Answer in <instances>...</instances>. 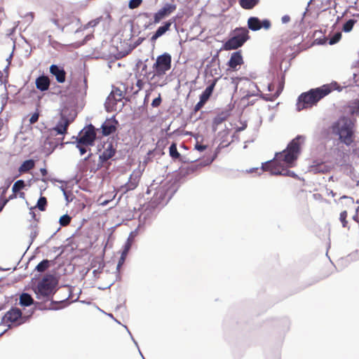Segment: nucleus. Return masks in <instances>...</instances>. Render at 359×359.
<instances>
[{"label": "nucleus", "instance_id": "f257e3e1", "mask_svg": "<svg viewBox=\"0 0 359 359\" xmlns=\"http://www.w3.org/2000/svg\"><path fill=\"white\" fill-rule=\"evenodd\" d=\"M304 137L297 135L282 152L277 153L276 158L266 162L262 165L264 170L269 171L273 175H291L293 172L287 170L285 167H293L301 151V144L304 142Z\"/></svg>", "mask_w": 359, "mask_h": 359}, {"label": "nucleus", "instance_id": "f03ea898", "mask_svg": "<svg viewBox=\"0 0 359 359\" xmlns=\"http://www.w3.org/2000/svg\"><path fill=\"white\" fill-rule=\"evenodd\" d=\"M172 57L170 54L165 53L157 56L156 62L152 65V74L150 80L154 86H163L166 84L165 74L171 69Z\"/></svg>", "mask_w": 359, "mask_h": 359}, {"label": "nucleus", "instance_id": "7ed1b4c3", "mask_svg": "<svg viewBox=\"0 0 359 359\" xmlns=\"http://www.w3.org/2000/svg\"><path fill=\"white\" fill-rule=\"evenodd\" d=\"M354 122L346 117L340 118L331 127L332 133L338 135L339 140L347 146H350L354 141Z\"/></svg>", "mask_w": 359, "mask_h": 359}, {"label": "nucleus", "instance_id": "20e7f679", "mask_svg": "<svg viewBox=\"0 0 359 359\" xmlns=\"http://www.w3.org/2000/svg\"><path fill=\"white\" fill-rule=\"evenodd\" d=\"M331 92L328 86L311 89L306 93L301 94L298 98L297 108L298 111L307 109L315 105L320 100Z\"/></svg>", "mask_w": 359, "mask_h": 359}, {"label": "nucleus", "instance_id": "39448f33", "mask_svg": "<svg viewBox=\"0 0 359 359\" xmlns=\"http://www.w3.org/2000/svg\"><path fill=\"white\" fill-rule=\"evenodd\" d=\"M57 281L53 275H46L38 283L35 292L39 299H48L55 290Z\"/></svg>", "mask_w": 359, "mask_h": 359}, {"label": "nucleus", "instance_id": "423d86ee", "mask_svg": "<svg viewBox=\"0 0 359 359\" xmlns=\"http://www.w3.org/2000/svg\"><path fill=\"white\" fill-rule=\"evenodd\" d=\"M248 39L249 36L247 29L236 28L233 31V36L223 45V48L226 50L237 49L241 47Z\"/></svg>", "mask_w": 359, "mask_h": 359}, {"label": "nucleus", "instance_id": "0eeeda50", "mask_svg": "<svg viewBox=\"0 0 359 359\" xmlns=\"http://www.w3.org/2000/svg\"><path fill=\"white\" fill-rule=\"evenodd\" d=\"M26 318L22 316L20 309L13 307L8 311L1 319V323L11 327L12 326H18L25 323Z\"/></svg>", "mask_w": 359, "mask_h": 359}, {"label": "nucleus", "instance_id": "6e6552de", "mask_svg": "<svg viewBox=\"0 0 359 359\" xmlns=\"http://www.w3.org/2000/svg\"><path fill=\"white\" fill-rule=\"evenodd\" d=\"M95 139L96 133L95 127L90 124L79 133V137L77 138V142L85 146H93Z\"/></svg>", "mask_w": 359, "mask_h": 359}, {"label": "nucleus", "instance_id": "1a4fd4ad", "mask_svg": "<svg viewBox=\"0 0 359 359\" xmlns=\"http://www.w3.org/2000/svg\"><path fill=\"white\" fill-rule=\"evenodd\" d=\"M124 98V94L122 90L118 88H114L112 90L109 95L108 96L105 107L107 111H111L114 109V106L117 104V102L121 101Z\"/></svg>", "mask_w": 359, "mask_h": 359}, {"label": "nucleus", "instance_id": "9d476101", "mask_svg": "<svg viewBox=\"0 0 359 359\" xmlns=\"http://www.w3.org/2000/svg\"><path fill=\"white\" fill-rule=\"evenodd\" d=\"M177 8L174 4H166L154 14V22L158 23L161 20L172 13Z\"/></svg>", "mask_w": 359, "mask_h": 359}, {"label": "nucleus", "instance_id": "9b49d317", "mask_svg": "<svg viewBox=\"0 0 359 359\" xmlns=\"http://www.w3.org/2000/svg\"><path fill=\"white\" fill-rule=\"evenodd\" d=\"M243 63L244 60L241 51L233 52L227 63L228 70L238 71Z\"/></svg>", "mask_w": 359, "mask_h": 359}, {"label": "nucleus", "instance_id": "f8f14e48", "mask_svg": "<svg viewBox=\"0 0 359 359\" xmlns=\"http://www.w3.org/2000/svg\"><path fill=\"white\" fill-rule=\"evenodd\" d=\"M248 25L249 29L252 31H257L261 28L269 29L271 27V22L269 20H264L260 21L257 17H250L248 20Z\"/></svg>", "mask_w": 359, "mask_h": 359}, {"label": "nucleus", "instance_id": "ddd939ff", "mask_svg": "<svg viewBox=\"0 0 359 359\" xmlns=\"http://www.w3.org/2000/svg\"><path fill=\"white\" fill-rule=\"evenodd\" d=\"M71 122L72 121L69 120L67 116L61 114L60 120L58 121L56 126L53 128V130L55 131L58 135H65Z\"/></svg>", "mask_w": 359, "mask_h": 359}, {"label": "nucleus", "instance_id": "4468645a", "mask_svg": "<svg viewBox=\"0 0 359 359\" xmlns=\"http://www.w3.org/2000/svg\"><path fill=\"white\" fill-rule=\"evenodd\" d=\"M50 72L55 76L56 81L58 83H62L66 79V72L64 69L59 67L56 65H52L50 67Z\"/></svg>", "mask_w": 359, "mask_h": 359}, {"label": "nucleus", "instance_id": "2eb2a0df", "mask_svg": "<svg viewBox=\"0 0 359 359\" xmlns=\"http://www.w3.org/2000/svg\"><path fill=\"white\" fill-rule=\"evenodd\" d=\"M36 87L41 91H46L48 90L50 84V79L47 76H40L36 79Z\"/></svg>", "mask_w": 359, "mask_h": 359}, {"label": "nucleus", "instance_id": "dca6fc26", "mask_svg": "<svg viewBox=\"0 0 359 359\" xmlns=\"http://www.w3.org/2000/svg\"><path fill=\"white\" fill-rule=\"evenodd\" d=\"M218 81V79H214L212 81V83L205 89V90L202 93V94L200 95V99L205 101V102H208V100L211 97L212 92L214 90V88L216 86V83Z\"/></svg>", "mask_w": 359, "mask_h": 359}, {"label": "nucleus", "instance_id": "f3484780", "mask_svg": "<svg viewBox=\"0 0 359 359\" xmlns=\"http://www.w3.org/2000/svg\"><path fill=\"white\" fill-rule=\"evenodd\" d=\"M171 25L172 22L170 20L165 22L163 26H161L157 29L156 32L151 36V40L152 41H155L158 38L163 35L170 29Z\"/></svg>", "mask_w": 359, "mask_h": 359}, {"label": "nucleus", "instance_id": "a211bd4d", "mask_svg": "<svg viewBox=\"0 0 359 359\" xmlns=\"http://www.w3.org/2000/svg\"><path fill=\"white\" fill-rule=\"evenodd\" d=\"M116 153L115 149L113 148L111 144H109L107 148L104 149L102 154L100 156V158L102 161H107L112 158Z\"/></svg>", "mask_w": 359, "mask_h": 359}, {"label": "nucleus", "instance_id": "6ab92c4d", "mask_svg": "<svg viewBox=\"0 0 359 359\" xmlns=\"http://www.w3.org/2000/svg\"><path fill=\"white\" fill-rule=\"evenodd\" d=\"M35 166V161L32 159L25 161L19 167L18 171L20 174L25 173L32 170Z\"/></svg>", "mask_w": 359, "mask_h": 359}, {"label": "nucleus", "instance_id": "aec40b11", "mask_svg": "<svg viewBox=\"0 0 359 359\" xmlns=\"http://www.w3.org/2000/svg\"><path fill=\"white\" fill-rule=\"evenodd\" d=\"M102 135L108 136L116 131V126L110 121H105L102 126Z\"/></svg>", "mask_w": 359, "mask_h": 359}, {"label": "nucleus", "instance_id": "412c9836", "mask_svg": "<svg viewBox=\"0 0 359 359\" xmlns=\"http://www.w3.org/2000/svg\"><path fill=\"white\" fill-rule=\"evenodd\" d=\"M259 0H239L240 6L246 10L252 9L259 4Z\"/></svg>", "mask_w": 359, "mask_h": 359}, {"label": "nucleus", "instance_id": "4be33fe9", "mask_svg": "<svg viewBox=\"0 0 359 359\" xmlns=\"http://www.w3.org/2000/svg\"><path fill=\"white\" fill-rule=\"evenodd\" d=\"M34 300L30 294L27 293H22L20 297V304L22 306H29L32 305Z\"/></svg>", "mask_w": 359, "mask_h": 359}, {"label": "nucleus", "instance_id": "5701e85b", "mask_svg": "<svg viewBox=\"0 0 359 359\" xmlns=\"http://www.w3.org/2000/svg\"><path fill=\"white\" fill-rule=\"evenodd\" d=\"M229 116V114L226 112H222L217 114L213 119L212 123L215 126H218L222 122L226 121Z\"/></svg>", "mask_w": 359, "mask_h": 359}, {"label": "nucleus", "instance_id": "b1692460", "mask_svg": "<svg viewBox=\"0 0 359 359\" xmlns=\"http://www.w3.org/2000/svg\"><path fill=\"white\" fill-rule=\"evenodd\" d=\"M169 154L170 157L174 159H180L181 157L180 154L178 152L177 149V144L175 142H172L169 148Z\"/></svg>", "mask_w": 359, "mask_h": 359}, {"label": "nucleus", "instance_id": "393cba45", "mask_svg": "<svg viewBox=\"0 0 359 359\" xmlns=\"http://www.w3.org/2000/svg\"><path fill=\"white\" fill-rule=\"evenodd\" d=\"M330 170V168L325 165V163H320L317 165L313 168V170L315 172H322V173H326L329 172Z\"/></svg>", "mask_w": 359, "mask_h": 359}, {"label": "nucleus", "instance_id": "a878e982", "mask_svg": "<svg viewBox=\"0 0 359 359\" xmlns=\"http://www.w3.org/2000/svg\"><path fill=\"white\" fill-rule=\"evenodd\" d=\"M25 187V182L22 180H19L13 184V187H12V191L18 194V192H19Z\"/></svg>", "mask_w": 359, "mask_h": 359}, {"label": "nucleus", "instance_id": "bb28decb", "mask_svg": "<svg viewBox=\"0 0 359 359\" xmlns=\"http://www.w3.org/2000/svg\"><path fill=\"white\" fill-rule=\"evenodd\" d=\"M357 20L354 19L348 20L343 26L342 30L344 32H349L352 30L354 25L356 23Z\"/></svg>", "mask_w": 359, "mask_h": 359}, {"label": "nucleus", "instance_id": "cd10ccee", "mask_svg": "<svg viewBox=\"0 0 359 359\" xmlns=\"http://www.w3.org/2000/svg\"><path fill=\"white\" fill-rule=\"evenodd\" d=\"M48 267H49V261L47 259H44L38 264V265L36 266V269L39 272H43Z\"/></svg>", "mask_w": 359, "mask_h": 359}, {"label": "nucleus", "instance_id": "c85d7f7f", "mask_svg": "<svg viewBox=\"0 0 359 359\" xmlns=\"http://www.w3.org/2000/svg\"><path fill=\"white\" fill-rule=\"evenodd\" d=\"M47 205L46 198L44 196H41L38 200L36 207L41 211H44L46 210V207Z\"/></svg>", "mask_w": 359, "mask_h": 359}, {"label": "nucleus", "instance_id": "c756f323", "mask_svg": "<svg viewBox=\"0 0 359 359\" xmlns=\"http://www.w3.org/2000/svg\"><path fill=\"white\" fill-rule=\"evenodd\" d=\"M71 220L72 218L70 216L68 215H64L60 218L59 222L62 226H67L70 224Z\"/></svg>", "mask_w": 359, "mask_h": 359}, {"label": "nucleus", "instance_id": "7c9ffc66", "mask_svg": "<svg viewBox=\"0 0 359 359\" xmlns=\"http://www.w3.org/2000/svg\"><path fill=\"white\" fill-rule=\"evenodd\" d=\"M347 218V211L344 210L340 213L339 220L342 224L343 227H346L348 224V222L346 220Z\"/></svg>", "mask_w": 359, "mask_h": 359}, {"label": "nucleus", "instance_id": "2f4dec72", "mask_svg": "<svg viewBox=\"0 0 359 359\" xmlns=\"http://www.w3.org/2000/svg\"><path fill=\"white\" fill-rule=\"evenodd\" d=\"M142 3V0H130L128 7L130 9L138 8Z\"/></svg>", "mask_w": 359, "mask_h": 359}, {"label": "nucleus", "instance_id": "473e14b6", "mask_svg": "<svg viewBox=\"0 0 359 359\" xmlns=\"http://www.w3.org/2000/svg\"><path fill=\"white\" fill-rule=\"evenodd\" d=\"M341 37V34L340 32H337L334 34V36L330 39L329 43L330 45H333L337 43Z\"/></svg>", "mask_w": 359, "mask_h": 359}, {"label": "nucleus", "instance_id": "72a5a7b5", "mask_svg": "<svg viewBox=\"0 0 359 359\" xmlns=\"http://www.w3.org/2000/svg\"><path fill=\"white\" fill-rule=\"evenodd\" d=\"M39 111L34 112L29 118V123L34 124V123H36L39 120Z\"/></svg>", "mask_w": 359, "mask_h": 359}, {"label": "nucleus", "instance_id": "f704fd0d", "mask_svg": "<svg viewBox=\"0 0 359 359\" xmlns=\"http://www.w3.org/2000/svg\"><path fill=\"white\" fill-rule=\"evenodd\" d=\"M206 102L200 99L199 102L194 106V111H198L205 104Z\"/></svg>", "mask_w": 359, "mask_h": 359}, {"label": "nucleus", "instance_id": "c9c22d12", "mask_svg": "<svg viewBox=\"0 0 359 359\" xmlns=\"http://www.w3.org/2000/svg\"><path fill=\"white\" fill-rule=\"evenodd\" d=\"M161 103V95H158V97L155 98L152 102H151V106L153 107H158V106H160Z\"/></svg>", "mask_w": 359, "mask_h": 359}, {"label": "nucleus", "instance_id": "e433bc0d", "mask_svg": "<svg viewBox=\"0 0 359 359\" xmlns=\"http://www.w3.org/2000/svg\"><path fill=\"white\" fill-rule=\"evenodd\" d=\"M206 148H207L206 145L199 144L198 142H197L195 145V149L199 151H203L205 150Z\"/></svg>", "mask_w": 359, "mask_h": 359}, {"label": "nucleus", "instance_id": "4c0bfd02", "mask_svg": "<svg viewBox=\"0 0 359 359\" xmlns=\"http://www.w3.org/2000/svg\"><path fill=\"white\" fill-rule=\"evenodd\" d=\"M283 81L279 83V88L278 90L276 91V94L274 95V97H277L280 95V93L283 89Z\"/></svg>", "mask_w": 359, "mask_h": 359}, {"label": "nucleus", "instance_id": "58836bf2", "mask_svg": "<svg viewBox=\"0 0 359 359\" xmlns=\"http://www.w3.org/2000/svg\"><path fill=\"white\" fill-rule=\"evenodd\" d=\"M144 86V82L142 79H138L136 82V86L138 88V90H140L143 88Z\"/></svg>", "mask_w": 359, "mask_h": 359}, {"label": "nucleus", "instance_id": "ea45409f", "mask_svg": "<svg viewBox=\"0 0 359 359\" xmlns=\"http://www.w3.org/2000/svg\"><path fill=\"white\" fill-rule=\"evenodd\" d=\"M84 145H82V144H80L78 143L77 144V148L79 149L80 151V154L81 155H83L84 154L86 153L87 150L86 149L83 147Z\"/></svg>", "mask_w": 359, "mask_h": 359}, {"label": "nucleus", "instance_id": "a19ab883", "mask_svg": "<svg viewBox=\"0 0 359 359\" xmlns=\"http://www.w3.org/2000/svg\"><path fill=\"white\" fill-rule=\"evenodd\" d=\"M126 259H124L123 257H121L119 258L118 264H117V269L119 270L121 266L124 264Z\"/></svg>", "mask_w": 359, "mask_h": 359}, {"label": "nucleus", "instance_id": "79ce46f5", "mask_svg": "<svg viewBox=\"0 0 359 359\" xmlns=\"http://www.w3.org/2000/svg\"><path fill=\"white\" fill-rule=\"evenodd\" d=\"M100 18H97L95 20H91L90 22H89L88 25L90 27H95L100 22Z\"/></svg>", "mask_w": 359, "mask_h": 359}, {"label": "nucleus", "instance_id": "37998d69", "mask_svg": "<svg viewBox=\"0 0 359 359\" xmlns=\"http://www.w3.org/2000/svg\"><path fill=\"white\" fill-rule=\"evenodd\" d=\"M137 182H132L131 178L130 179V182L128 184V187L129 189H133L137 187Z\"/></svg>", "mask_w": 359, "mask_h": 359}, {"label": "nucleus", "instance_id": "c03bdc74", "mask_svg": "<svg viewBox=\"0 0 359 359\" xmlns=\"http://www.w3.org/2000/svg\"><path fill=\"white\" fill-rule=\"evenodd\" d=\"M8 203V200H3L2 197L0 200V212L2 211L4 207L6 205V204Z\"/></svg>", "mask_w": 359, "mask_h": 359}, {"label": "nucleus", "instance_id": "a18cd8bd", "mask_svg": "<svg viewBox=\"0 0 359 359\" xmlns=\"http://www.w3.org/2000/svg\"><path fill=\"white\" fill-rule=\"evenodd\" d=\"M344 198L348 199V201H349V203H350L352 206H353V205H354V200H353V198H351V197H348V196H341V199H344Z\"/></svg>", "mask_w": 359, "mask_h": 359}, {"label": "nucleus", "instance_id": "49530a36", "mask_svg": "<svg viewBox=\"0 0 359 359\" xmlns=\"http://www.w3.org/2000/svg\"><path fill=\"white\" fill-rule=\"evenodd\" d=\"M130 247H131V243L129 241H128L127 243L124 245L123 250H125L126 252H128Z\"/></svg>", "mask_w": 359, "mask_h": 359}, {"label": "nucleus", "instance_id": "de8ad7c7", "mask_svg": "<svg viewBox=\"0 0 359 359\" xmlns=\"http://www.w3.org/2000/svg\"><path fill=\"white\" fill-rule=\"evenodd\" d=\"M290 20V16H288V15H284V16L282 18V22H283V23H287V22H288Z\"/></svg>", "mask_w": 359, "mask_h": 359}, {"label": "nucleus", "instance_id": "09e8293b", "mask_svg": "<svg viewBox=\"0 0 359 359\" xmlns=\"http://www.w3.org/2000/svg\"><path fill=\"white\" fill-rule=\"evenodd\" d=\"M17 197V193H14L13 192V194L9 196V197L8 198H5L4 200H8V202L10 201V200H13L14 198H15Z\"/></svg>", "mask_w": 359, "mask_h": 359}, {"label": "nucleus", "instance_id": "8fccbe9b", "mask_svg": "<svg viewBox=\"0 0 359 359\" xmlns=\"http://www.w3.org/2000/svg\"><path fill=\"white\" fill-rule=\"evenodd\" d=\"M40 172H41L42 176H43V177L46 176L48 174L47 170L46 168H41Z\"/></svg>", "mask_w": 359, "mask_h": 359}, {"label": "nucleus", "instance_id": "3c124183", "mask_svg": "<svg viewBox=\"0 0 359 359\" xmlns=\"http://www.w3.org/2000/svg\"><path fill=\"white\" fill-rule=\"evenodd\" d=\"M29 214L32 215V219L36 220V214H35V212L34 211V208H32L30 209Z\"/></svg>", "mask_w": 359, "mask_h": 359}, {"label": "nucleus", "instance_id": "603ef678", "mask_svg": "<svg viewBox=\"0 0 359 359\" xmlns=\"http://www.w3.org/2000/svg\"><path fill=\"white\" fill-rule=\"evenodd\" d=\"M128 252H126L125 250H123V252H122V253H121V257H124V259H126V256H127V255H128Z\"/></svg>", "mask_w": 359, "mask_h": 359}, {"label": "nucleus", "instance_id": "864d4df0", "mask_svg": "<svg viewBox=\"0 0 359 359\" xmlns=\"http://www.w3.org/2000/svg\"><path fill=\"white\" fill-rule=\"evenodd\" d=\"M25 193H24V192H20V193H19V196H20V198H25Z\"/></svg>", "mask_w": 359, "mask_h": 359}, {"label": "nucleus", "instance_id": "5fc2aeb1", "mask_svg": "<svg viewBox=\"0 0 359 359\" xmlns=\"http://www.w3.org/2000/svg\"><path fill=\"white\" fill-rule=\"evenodd\" d=\"M8 187H7L6 188L4 189V190L2 191L1 195H4L6 192V191L8 189Z\"/></svg>", "mask_w": 359, "mask_h": 359}, {"label": "nucleus", "instance_id": "6e6d98bb", "mask_svg": "<svg viewBox=\"0 0 359 359\" xmlns=\"http://www.w3.org/2000/svg\"><path fill=\"white\" fill-rule=\"evenodd\" d=\"M273 86V84H269V90H271V88H272Z\"/></svg>", "mask_w": 359, "mask_h": 359}, {"label": "nucleus", "instance_id": "4d7b16f0", "mask_svg": "<svg viewBox=\"0 0 359 359\" xmlns=\"http://www.w3.org/2000/svg\"><path fill=\"white\" fill-rule=\"evenodd\" d=\"M355 104L357 109H359V100Z\"/></svg>", "mask_w": 359, "mask_h": 359}, {"label": "nucleus", "instance_id": "13d9d810", "mask_svg": "<svg viewBox=\"0 0 359 359\" xmlns=\"http://www.w3.org/2000/svg\"><path fill=\"white\" fill-rule=\"evenodd\" d=\"M358 217V215L355 214V215L353 216V219L356 220V218Z\"/></svg>", "mask_w": 359, "mask_h": 359}]
</instances>
